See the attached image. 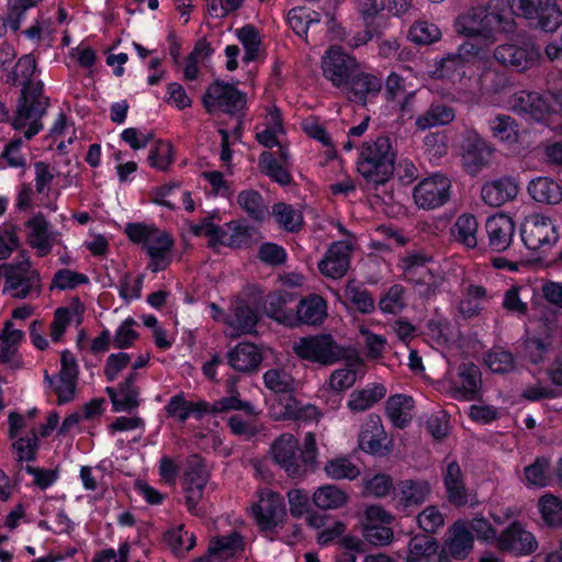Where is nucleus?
Listing matches in <instances>:
<instances>
[{"instance_id": "13", "label": "nucleus", "mask_w": 562, "mask_h": 562, "mask_svg": "<svg viewBox=\"0 0 562 562\" xmlns=\"http://www.w3.org/2000/svg\"><path fill=\"white\" fill-rule=\"evenodd\" d=\"M359 68L355 56L347 53L341 46L330 45L322 58V71L333 87L341 88Z\"/></svg>"}, {"instance_id": "63", "label": "nucleus", "mask_w": 562, "mask_h": 562, "mask_svg": "<svg viewBox=\"0 0 562 562\" xmlns=\"http://www.w3.org/2000/svg\"><path fill=\"white\" fill-rule=\"evenodd\" d=\"M392 525H362L363 539L375 547H384L393 541Z\"/></svg>"}, {"instance_id": "52", "label": "nucleus", "mask_w": 562, "mask_h": 562, "mask_svg": "<svg viewBox=\"0 0 562 562\" xmlns=\"http://www.w3.org/2000/svg\"><path fill=\"white\" fill-rule=\"evenodd\" d=\"M209 479L204 459L199 453L190 454L187 459L182 486L205 487Z\"/></svg>"}, {"instance_id": "47", "label": "nucleus", "mask_w": 562, "mask_h": 562, "mask_svg": "<svg viewBox=\"0 0 562 562\" xmlns=\"http://www.w3.org/2000/svg\"><path fill=\"white\" fill-rule=\"evenodd\" d=\"M43 0H8V13L0 27V36L4 34L8 26L13 33H16L21 29V23L26 12L35 8Z\"/></svg>"}, {"instance_id": "28", "label": "nucleus", "mask_w": 562, "mask_h": 562, "mask_svg": "<svg viewBox=\"0 0 562 562\" xmlns=\"http://www.w3.org/2000/svg\"><path fill=\"white\" fill-rule=\"evenodd\" d=\"M227 363L235 371L251 372L258 369L262 361V353L257 345L243 341L227 351Z\"/></svg>"}, {"instance_id": "12", "label": "nucleus", "mask_w": 562, "mask_h": 562, "mask_svg": "<svg viewBox=\"0 0 562 562\" xmlns=\"http://www.w3.org/2000/svg\"><path fill=\"white\" fill-rule=\"evenodd\" d=\"M521 240L531 251L552 247L559 239L558 227L549 216L535 214L525 220L520 228Z\"/></svg>"}, {"instance_id": "1", "label": "nucleus", "mask_w": 562, "mask_h": 562, "mask_svg": "<svg viewBox=\"0 0 562 562\" xmlns=\"http://www.w3.org/2000/svg\"><path fill=\"white\" fill-rule=\"evenodd\" d=\"M514 14L526 19L529 27L546 33L555 32L562 24L557 0H490L459 15L457 27L465 35L495 40L497 33L513 30Z\"/></svg>"}, {"instance_id": "40", "label": "nucleus", "mask_w": 562, "mask_h": 562, "mask_svg": "<svg viewBox=\"0 0 562 562\" xmlns=\"http://www.w3.org/2000/svg\"><path fill=\"white\" fill-rule=\"evenodd\" d=\"M439 543L430 535H416L408 542L406 562H430L439 553Z\"/></svg>"}, {"instance_id": "5", "label": "nucleus", "mask_w": 562, "mask_h": 562, "mask_svg": "<svg viewBox=\"0 0 562 562\" xmlns=\"http://www.w3.org/2000/svg\"><path fill=\"white\" fill-rule=\"evenodd\" d=\"M495 59L504 67L524 72L542 59L541 47L526 32H517L494 50Z\"/></svg>"}, {"instance_id": "23", "label": "nucleus", "mask_w": 562, "mask_h": 562, "mask_svg": "<svg viewBox=\"0 0 562 562\" xmlns=\"http://www.w3.org/2000/svg\"><path fill=\"white\" fill-rule=\"evenodd\" d=\"M442 482L447 501L454 507H464L469 503V493L464 474L458 461L452 460L442 472Z\"/></svg>"}, {"instance_id": "46", "label": "nucleus", "mask_w": 562, "mask_h": 562, "mask_svg": "<svg viewBox=\"0 0 562 562\" xmlns=\"http://www.w3.org/2000/svg\"><path fill=\"white\" fill-rule=\"evenodd\" d=\"M258 167L265 176L281 187H288L293 182L291 172L276 159L271 151L260 154Z\"/></svg>"}, {"instance_id": "4", "label": "nucleus", "mask_w": 562, "mask_h": 562, "mask_svg": "<svg viewBox=\"0 0 562 562\" xmlns=\"http://www.w3.org/2000/svg\"><path fill=\"white\" fill-rule=\"evenodd\" d=\"M454 26H457V22ZM456 30L459 34L465 36L467 40L458 46L456 52L442 56L436 68L440 78L452 82L461 81L465 77H471L472 66L477 61L483 46L495 41L486 40L481 36L465 35L459 32L458 27H456Z\"/></svg>"}, {"instance_id": "49", "label": "nucleus", "mask_w": 562, "mask_h": 562, "mask_svg": "<svg viewBox=\"0 0 562 562\" xmlns=\"http://www.w3.org/2000/svg\"><path fill=\"white\" fill-rule=\"evenodd\" d=\"M385 395L386 387L383 384H373L371 387L352 392L348 401V407L352 412H363L372 407Z\"/></svg>"}, {"instance_id": "38", "label": "nucleus", "mask_w": 562, "mask_h": 562, "mask_svg": "<svg viewBox=\"0 0 562 562\" xmlns=\"http://www.w3.org/2000/svg\"><path fill=\"white\" fill-rule=\"evenodd\" d=\"M259 317L254 307L245 300H238L234 306L233 315L227 324L236 331V335L251 334L256 330Z\"/></svg>"}, {"instance_id": "53", "label": "nucleus", "mask_w": 562, "mask_h": 562, "mask_svg": "<svg viewBox=\"0 0 562 562\" xmlns=\"http://www.w3.org/2000/svg\"><path fill=\"white\" fill-rule=\"evenodd\" d=\"M378 306L383 314H401L407 306L405 288L397 283L391 285L381 294Z\"/></svg>"}, {"instance_id": "44", "label": "nucleus", "mask_w": 562, "mask_h": 562, "mask_svg": "<svg viewBox=\"0 0 562 562\" xmlns=\"http://www.w3.org/2000/svg\"><path fill=\"white\" fill-rule=\"evenodd\" d=\"M236 381L237 379L235 376L227 379V392L229 395L221 397L213 403L214 415L231 411H244L249 415L254 414L252 404L239 398V393L236 390Z\"/></svg>"}, {"instance_id": "27", "label": "nucleus", "mask_w": 562, "mask_h": 562, "mask_svg": "<svg viewBox=\"0 0 562 562\" xmlns=\"http://www.w3.org/2000/svg\"><path fill=\"white\" fill-rule=\"evenodd\" d=\"M350 266L349 249L342 243L333 244L318 263L321 273L327 278H342Z\"/></svg>"}, {"instance_id": "36", "label": "nucleus", "mask_w": 562, "mask_h": 562, "mask_svg": "<svg viewBox=\"0 0 562 562\" xmlns=\"http://www.w3.org/2000/svg\"><path fill=\"white\" fill-rule=\"evenodd\" d=\"M105 393L111 400L112 411L115 413L125 412L132 414L140 404L138 398L140 391L138 386L131 385L126 389L122 383H119L117 390L112 386H106Z\"/></svg>"}, {"instance_id": "11", "label": "nucleus", "mask_w": 562, "mask_h": 562, "mask_svg": "<svg viewBox=\"0 0 562 562\" xmlns=\"http://www.w3.org/2000/svg\"><path fill=\"white\" fill-rule=\"evenodd\" d=\"M451 188V180L447 176L435 172L414 187L413 199L418 209L436 210L450 200Z\"/></svg>"}, {"instance_id": "55", "label": "nucleus", "mask_w": 562, "mask_h": 562, "mask_svg": "<svg viewBox=\"0 0 562 562\" xmlns=\"http://www.w3.org/2000/svg\"><path fill=\"white\" fill-rule=\"evenodd\" d=\"M526 483L530 486L546 487L551 482L550 460L547 457H537L524 470Z\"/></svg>"}, {"instance_id": "14", "label": "nucleus", "mask_w": 562, "mask_h": 562, "mask_svg": "<svg viewBox=\"0 0 562 562\" xmlns=\"http://www.w3.org/2000/svg\"><path fill=\"white\" fill-rule=\"evenodd\" d=\"M538 547L536 536L519 520L510 521L497 538V549L515 557L530 555L538 550Z\"/></svg>"}, {"instance_id": "56", "label": "nucleus", "mask_w": 562, "mask_h": 562, "mask_svg": "<svg viewBox=\"0 0 562 562\" xmlns=\"http://www.w3.org/2000/svg\"><path fill=\"white\" fill-rule=\"evenodd\" d=\"M345 296L351 306L361 314H371L375 310L374 297L366 288L348 283Z\"/></svg>"}, {"instance_id": "33", "label": "nucleus", "mask_w": 562, "mask_h": 562, "mask_svg": "<svg viewBox=\"0 0 562 562\" xmlns=\"http://www.w3.org/2000/svg\"><path fill=\"white\" fill-rule=\"evenodd\" d=\"M413 408V397L405 394H393L385 402V414L392 425L398 429L409 425Z\"/></svg>"}, {"instance_id": "64", "label": "nucleus", "mask_w": 562, "mask_h": 562, "mask_svg": "<svg viewBox=\"0 0 562 562\" xmlns=\"http://www.w3.org/2000/svg\"><path fill=\"white\" fill-rule=\"evenodd\" d=\"M257 256L261 262L273 267L283 265L288 259L285 248L272 241L262 243L258 248Z\"/></svg>"}, {"instance_id": "34", "label": "nucleus", "mask_w": 562, "mask_h": 562, "mask_svg": "<svg viewBox=\"0 0 562 562\" xmlns=\"http://www.w3.org/2000/svg\"><path fill=\"white\" fill-rule=\"evenodd\" d=\"M294 299V294L288 291L269 293L266 301L267 316L290 328L293 311L289 310L286 306L292 303Z\"/></svg>"}, {"instance_id": "61", "label": "nucleus", "mask_w": 562, "mask_h": 562, "mask_svg": "<svg viewBox=\"0 0 562 562\" xmlns=\"http://www.w3.org/2000/svg\"><path fill=\"white\" fill-rule=\"evenodd\" d=\"M190 232L195 237H207V247L216 249L221 243L220 235H223V226L211 223V218H202L200 223H191Z\"/></svg>"}, {"instance_id": "10", "label": "nucleus", "mask_w": 562, "mask_h": 562, "mask_svg": "<svg viewBox=\"0 0 562 562\" xmlns=\"http://www.w3.org/2000/svg\"><path fill=\"white\" fill-rule=\"evenodd\" d=\"M494 147L474 130L462 134L460 144L461 164L464 171L475 177L490 165Z\"/></svg>"}, {"instance_id": "15", "label": "nucleus", "mask_w": 562, "mask_h": 562, "mask_svg": "<svg viewBox=\"0 0 562 562\" xmlns=\"http://www.w3.org/2000/svg\"><path fill=\"white\" fill-rule=\"evenodd\" d=\"M474 547V536L464 521L457 520L449 528V536L438 553V562L465 560Z\"/></svg>"}, {"instance_id": "24", "label": "nucleus", "mask_w": 562, "mask_h": 562, "mask_svg": "<svg viewBox=\"0 0 562 562\" xmlns=\"http://www.w3.org/2000/svg\"><path fill=\"white\" fill-rule=\"evenodd\" d=\"M175 248V238L166 231L154 238L144 251L149 258L147 269L154 273L165 271L172 262V251Z\"/></svg>"}, {"instance_id": "19", "label": "nucleus", "mask_w": 562, "mask_h": 562, "mask_svg": "<svg viewBox=\"0 0 562 562\" xmlns=\"http://www.w3.org/2000/svg\"><path fill=\"white\" fill-rule=\"evenodd\" d=\"M271 454L276 464H278L291 477H299L304 474V470L299 462V445L293 435L283 434L279 436L271 445Z\"/></svg>"}, {"instance_id": "50", "label": "nucleus", "mask_w": 562, "mask_h": 562, "mask_svg": "<svg viewBox=\"0 0 562 562\" xmlns=\"http://www.w3.org/2000/svg\"><path fill=\"white\" fill-rule=\"evenodd\" d=\"M484 363L496 374H507L516 370L514 353L503 347H493L484 355Z\"/></svg>"}, {"instance_id": "42", "label": "nucleus", "mask_w": 562, "mask_h": 562, "mask_svg": "<svg viewBox=\"0 0 562 562\" xmlns=\"http://www.w3.org/2000/svg\"><path fill=\"white\" fill-rule=\"evenodd\" d=\"M348 494L333 484H325L317 487L313 495V505L323 510L337 509L346 505Z\"/></svg>"}, {"instance_id": "20", "label": "nucleus", "mask_w": 562, "mask_h": 562, "mask_svg": "<svg viewBox=\"0 0 562 562\" xmlns=\"http://www.w3.org/2000/svg\"><path fill=\"white\" fill-rule=\"evenodd\" d=\"M327 317V302L319 294H308L300 299L293 311L290 328H299L303 325L317 327Z\"/></svg>"}, {"instance_id": "43", "label": "nucleus", "mask_w": 562, "mask_h": 562, "mask_svg": "<svg viewBox=\"0 0 562 562\" xmlns=\"http://www.w3.org/2000/svg\"><path fill=\"white\" fill-rule=\"evenodd\" d=\"M492 136L504 144H515L519 137V124L508 114H497L488 121Z\"/></svg>"}, {"instance_id": "58", "label": "nucleus", "mask_w": 562, "mask_h": 562, "mask_svg": "<svg viewBox=\"0 0 562 562\" xmlns=\"http://www.w3.org/2000/svg\"><path fill=\"white\" fill-rule=\"evenodd\" d=\"M441 37L439 27L427 21H418L414 23L408 32V38L418 45H430Z\"/></svg>"}, {"instance_id": "3", "label": "nucleus", "mask_w": 562, "mask_h": 562, "mask_svg": "<svg viewBox=\"0 0 562 562\" xmlns=\"http://www.w3.org/2000/svg\"><path fill=\"white\" fill-rule=\"evenodd\" d=\"M50 100L44 95V83L23 82L18 100L16 111L12 119V127L15 131H24V137L31 140L42 130V117L46 115Z\"/></svg>"}, {"instance_id": "7", "label": "nucleus", "mask_w": 562, "mask_h": 562, "mask_svg": "<svg viewBox=\"0 0 562 562\" xmlns=\"http://www.w3.org/2000/svg\"><path fill=\"white\" fill-rule=\"evenodd\" d=\"M202 104L209 114L220 110L234 116L246 108L247 94L233 83L216 79L206 88L202 97Z\"/></svg>"}, {"instance_id": "37", "label": "nucleus", "mask_w": 562, "mask_h": 562, "mask_svg": "<svg viewBox=\"0 0 562 562\" xmlns=\"http://www.w3.org/2000/svg\"><path fill=\"white\" fill-rule=\"evenodd\" d=\"M529 195L539 203L558 204L562 201V188L555 180L538 177L528 183Z\"/></svg>"}, {"instance_id": "39", "label": "nucleus", "mask_w": 562, "mask_h": 562, "mask_svg": "<svg viewBox=\"0 0 562 562\" xmlns=\"http://www.w3.org/2000/svg\"><path fill=\"white\" fill-rule=\"evenodd\" d=\"M293 378L283 369H269L263 373L265 386L280 396V402L295 403L293 395Z\"/></svg>"}, {"instance_id": "26", "label": "nucleus", "mask_w": 562, "mask_h": 562, "mask_svg": "<svg viewBox=\"0 0 562 562\" xmlns=\"http://www.w3.org/2000/svg\"><path fill=\"white\" fill-rule=\"evenodd\" d=\"M434 262V257L423 249L406 250L398 259L397 268L402 272V278L407 283L417 281L418 278L435 272L429 267Z\"/></svg>"}, {"instance_id": "48", "label": "nucleus", "mask_w": 562, "mask_h": 562, "mask_svg": "<svg viewBox=\"0 0 562 562\" xmlns=\"http://www.w3.org/2000/svg\"><path fill=\"white\" fill-rule=\"evenodd\" d=\"M319 21V13L306 7L292 8L286 18L289 27L301 38H306L310 26Z\"/></svg>"}, {"instance_id": "9", "label": "nucleus", "mask_w": 562, "mask_h": 562, "mask_svg": "<svg viewBox=\"0 0 562 562\" xmlns=\"http://www.w3.org/2000/svg\"><path fill=\"white\" fill-rule=\"evenodd\" d=\"M295 355L322 366H331L342 357V349L330 334H317L300 338L293 346Z\"/></svg>"}, {"instance_id": "54", "label": "nucleus", "mask_w": 562, "mask_h": 562, "mask_svg": "<svg viewBox=\"0 0 562 562\" xmlns=\"http://www.w3.org/2000/svg\"><path fill=\"white\" fill-rule=\"evenodd\" d=\"M160 229L145 222H130L125 225L124 234L132 244L140 245L144 250L154 240Z\"/></svg>"}, {"instance_id": "31", "label": "nucleus", "mask_w": 562, "mask_h": 562, "mask_svg": "<svg viewBox=\"0 0 562 562\" xmlns=\"http://www.w3.org/2000/svg\"><path fill=\"white\" fill-rule=\"evenodd\" d=\"M459 384L454 385L460 398L472 401L481 390L482 374L480 368L473 362H462L458 368Z\"/></svg>"}, {"instance_id": "51", "label": "nucleus", "mask_w": 562, "mask_h": 562, "mask_svg": "<svg viewBox=\"0 0 562 562\" xmlns=\"http://www.w3.org/2000/svg\"><path fill=\"white\" fill-rule=\"evenodd\" d=\"M270 215H273L278 225L285 232L296 233L303 226L302 214L284 202L274 203Z\"/></svg>"}, {"instance_id": "41", "label": "nucleus", "mask_w": 562, "mask_h": 562, "mask_svg": "<svg viewBox=\"0 0 562 562\" xmlns=\"http://www.w3.org/2000/svg\"><path fill=\"white\" fill-rule=\"evenodd\" d=\"M175 158L176 150L171 142L154 138L147 156V162L150 168L168 172L175 164Z\"/></svg>"}, {"instance_id": "17", "label": "nucleus", "mask_w": 562, "mask_h": 562, "mask_svg": "<svg viewBox=\"0 0 562 562\" xmlns=\"http://www.w3.org/2000/svg\"><path fill=\"white\" fill-rule=\"evenodd\" d=\"M245 550L244 537L238 531L213 537L205 554L191 562H235L237 555Z\"/></svg>"}, {"instance_id": "60", "label": "nucleus", "mask_w": 562, "mask_h": 562, "mask_svg": "<svg viewBox=\"0 0 562 562\" xmlns=\"http://www.w3.org/2000/svg\"><path fill=\"white\" fill-rule=\"evenodd\" d=\"M286 498L289 513L295 519L302 518L312 509V496L304 488H292L288 491Z\"/></svg>"}, {"instance_id": "29", "label": "nucleus", "mask_w": 562, "mask_h": 562, "mask_svg": "<svg viewBox=\"0 0 562 562\" xmlns=\"http://www.w3.org/2000/svg\"><path fill=\"white\" fill-rule=\"evenodd\" d=\"M518 186L513 177H502L486 182L481 190V196L490 206H501L516 198Z\"/></svg>"}, {"instance_id": "59", "label": "nucleus", "mask_w": 562, "mask_h": 562, "mask_svg": "<svg viewBox=\"0 0 562 562\" xmlns=\"http://www.w3.org/2000/svg\"><path fill=\"white\" fill-rule=\"evenodd\" d=\"M88 283L89 278L85 273L64 268L55 272L50 289H58L60 291L75 290L79 285Z\"/></svg>"}, {"instance_id": "62", "label": "nucleus", "mask_w": 562, "mask_h": 562, "mask_svg": "<svg viewBox=\"0 0 562 562\" xmlns=\"http://www.w3.org/2000/svg\"><path fill=\"white\" fill-rule=\"evenodd\" d=\"M38 435L35 430L31 431V436L19 437L12 442V449L18 454L19 462H32L37 459L38 451Z\"/></svg>"}, {"instance_id": "21", "label": "nucleus", "mask_w": 562, "mask_h": 562, "mask_svg": "<svg viewBox=\"0 0 562 562\" xmlns=\"http://www.w3.org/2000/svg\"><path fill=\"white\" fill-rule=\"evenodd\" d=\"M258 229L245 220L229 221L223 225L220 246L231 249H249L257 243Z\"/></svg>"}, {"instance_id": "25", "label": "nucleus", "mask_w": 562, "mask_h": 562, "mask_svg": "<svg viewBox=\"0 0 562 562\" xmlns=\"http://www.w3.org/2000/svg\"><path fill=\"white\" fill-rule=\"evenodd\" d=\"M538 510L543 525L552 531L560 532V548L562 550V499L547 493L538 499ZM547 562H562V553L549 554Z\"/></svg>"}, {"instance_id": "6", "label": "nucleus", "mask_w": 562, "mask_h": 562, "mask_svg": "<svg viewBox=\"0 0 562 562\" xmlns=\"http://www.w3.org/2000/svg\"><path fill=\"white\" fill-rule=\"evenodd\" d=\"M251 515L260 532L277 533L288 517L284 497L272 490L261 492L259 501L251 506Z\"/></svg>"}, {"instance_id": "2", "label": "nucleus", "mask_w": 562, "mask_h": 562, "mask_svg": "<svg viewBox=\"0 0 562 562\" xmlns=\"http://www.w3.org/2000/svg\"><path fill=\"white\" fill-rule=\"evenodd\" d=\"M395 158L390 137L379 136L362 144L357 170L367 182L384 184L393 176Z\"/></svg>"}, {"instance_id": "57", "label": "nucleus", "mask_w": 562, "mask_h": 562, "mask_svg": "<svg viewBox=\"0 0 562 562\" xmlns=\"http://www.w3.org/2000/svg\"><path fill=\"white\" fill-rule=\"evenodd\" d=\"M326 475L333 480H355L360 470L347 457L328 460L324 467Z\"/></svg>"}, {"instance_id": "18", "label": "nucleus", "mask_w": 562, "mask_h": 562, "mask_svg": "<svg viewBox=\"0 0 562 562\" xmlns=\"http://www.w3.org/2000/svg\"><path fill=\"white\" fill-rule=\"evenodd\" d=\"M381 88L382 81L379 77L358 68L348 79V83L340 89L349 101L366 106L369 101L378 97Z\"/></svg>"}, {"instance_id": "8", "label": "nucleus", "mask_w": 562, "mask_h": 562, "mask_svg": "<svg viewBox=\"0 0 562 562\" xmlns=\"http://www.w3.org/2000/svg\"><path fill=\"white\" fill-rule=\"evenodd\" d=\"M513 109L526 121L542 123L562 110V102L554 94L521 90L514 95Z\"/></svg>"}, {"instance_id": "30", "label": "nucleus", "mask_w": 562, "mask_h": 562, "mask_svg": "<svg viewBox=\"0 0 562 562\" xmlns=\"http://www.w3.org/2000/svg\"><path fill=\"white\" fill-rule=\"evenodd\" d=\"M490 247L494 251L506 250L515 232L513 221L506 215L491 216L485 224Z\"/></svg>"}, {"instance_id": "32", "label": "nucleus", "mask_w": 562, "mask_h": 562, "mask_svg": "<svg viewBox=\"0 0 562 562\" xmlns=\"http://www.w3.org/2000/svg\"><path fill=\"white\" fill-rule=\"evenodd\" d=\"M236 200L239 207L254 223L261 225L270 217L268 203L259 191L255 189L241 190Z\"/></svg>"}, {"instance_id": "16", "label": "nucleus", "mask_w": 562, "mask_h": 562, "mask_svg": "<svg viewBox=\"0 0 562 562\" xmlns=\"http://www.w3.org/2000/svg\"><path fill=\"white\" fill-rule=\"evenodd\" d=\"M358 445L363 452L378 458H384L392 452L393 441L387 438L380 416H369L359 432Z\"/></svg>"}, {"instance_id": "22", "label": "nucleus", "mask_w": 562, "mask_h": 562, "mask_svg": "<svg viewBox=\"0 0 562 562\" xmlns=\"http://www.w3.org/2000/svg\"><path fill=\"white\" fill-rule=\"evenodd\" d=\"M431 492L430 484L425 480H402L394 488L396 508L407 509L423 505Z\"/></svg>"}, {"instance_id": "35", "label": "nucleus", "mask_w": 562, "mask_h": 562, "mask_svg": "<svg viewBox=\"0 0 562 562\" xmlns=\"http://www.w3.org/2000/svg\"><path fill=\"white\" fill-rule=\"evenodd\" d=\"M456 117L453 106L443 102H432L430 106L422 115L415 120V126L425 131L436 126H443L451 123Z\"/></svg>"}, {"instance_id": "45", "label": "nucleus", "mask_w": 562, "mask_h": 562, "mask_svg": "<svg viewBox=\"0 0 562 562\" xmlns=\"http://www.w3.org/2000/svg\"><path fill=\"white\" fill-rule=\"evenodd\" d=\"M477 226L476 217L473 214L463 213L458 216L450 231L457 241L473 249L477 245Z\"/></svg>"}]
</instances>
